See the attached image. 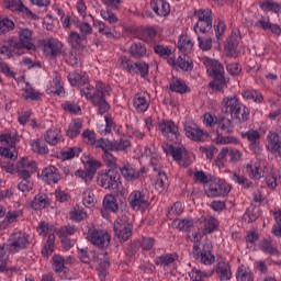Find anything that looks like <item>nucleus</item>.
<instances>
[{"label":"nucleus","mask_w":281,"mask_h":281,"mask_svg":"<svg viewBox=\"0 0 281 281\" xmlns=\"http://www.w3.org/2000/svg\"><path fill=\"white\" fill-rule=\"evenodd\" d=\"M154 52L160 56V58H168V56H170V54H172V48L170 46H164V45H155L154 46Z\"/></svg>","instance_id":"61"},{"label":"nucleus","mask_w":281,"mask_h":281,"mask_svg":"<svg viewBox=\"0 0 281 281\" xmlns=\"http://www.w3.org/2000/svg\"><path fill=\"white\" fill-rule=\"evenodd\" d=\"M103 150V161L108 166L109 170H117V158L111 154V149Z\"/></svg>","instance_id":"40"},{"label":"nucleus","mask_w":281,"mask_h":281,"mask_svg":"<svg viewBox=\"0 0 281 281\" xmlns=\"http://www.w3.org/2000/svg\"><path fill=\"white\" fill-rule=\"evenodd\" d=\"M142 157H147L149 164L155 172H158L155 188L158 192H166L168 190V176L161 169V156L155 148L146 147L142 154Z\"/></svg>","instance_id":"2"},{"label":"nucleus","mask_w":281,"mask_h":281,"mask_svg":"<svg viewBox=\"0 0 281 281\" xmlns=\"http://www.w3.org/2000/svg\"><path fill=\"white\" fill-rule=\"evenodd\" d=\"M184 134L192 142H205L210 134L196 125H184Z\"/></svg>","instance_id":"18"},{"label":"nucleus","mask_w":281,"mask_h":281,"mask_svg":"<svg viewBox=\"0 0 281 281\" xmlns=\"http://www.w3.org/2000/svg\"><path fill=\"white\" fill-rule=\"evenodd\" d=\"M120 181L117 169H108L98 173L97 183L104 190H115Z\"/></svg>","instance_id":"8"},{"label":"nucleus","mask_w":281,"mask_h":281,"mask_svg":"<svg viewBox=\"0 0 281 281\" xmlns=\"http://www.w3.org/2000/svg\"><path fill=\"white\" fill-rule=\"evenodd\" d=\"M8 243L11 251H21V249H25L30 245V235L23 232L13 233Z\"/></svg>","instance_id":"13"},{"label":"nucleus","mask_w":281,"mask_h":281,"mask_svg":"<svg viewBox=\"0 0 281 281\" xmlns=\"http://www.w3.org/2000/svg\"><path fill=\"white\" fill-rule=\"evenodd\" d=\"M239 41H240L239 32L232 31V34L227 38V43L225 45V52H226L227 56H231V57L236 56V49L238 48Z\"/></svg>","instance_id":"23"},{"label":"nucleus","mask_w":281,"mask_h":281,"mask_svg":"<svg viewBox=\"0 0 281 281\" xmlns=\"http://www.w3.org/2000/svg\"><path fill=\"white\" fill-rule=\"evenodd\" d=\"M19 216H23V211L21 210H14V211H9L5 214L4 221H3V227H8L11 223H14L19 218Z\"/></svg>","instance_id":"54"},{"label":"nucleus","mask_w":281,"mask_h":281,"mask_svg":"<svg viewBox=\"0 0 281 281\" xmlns=\"http://www.w3.org/2000/svg\"><path fill=\"white\" fill-rule=\"evenodd\" d=\"M80 148L78 147H69L66 149H63L60 151L61 159H74V157H78L80 155Z\"/></svg>","instance_id":"57"},{"label":"nucleus","mask_w":281,"mask_h":281,"mask_svg":"<svg viewBox=\"0 0 281 281\" xmlns=\"http://www.w3.org/2000/svg\"><path fill=\"white\" fill-rule=\"evenodd\" d=\"M14 27V21L10 18H0V36H5V34L13 32Z\"/></svg>","instance_id":"43"},{"label":"nucleus","mask_w":281,"mask_h":281,"mask_svg":"<svg viewBox=\"0 0 281 281\" xmlns=\"http://www.w3.org/2000/svg\"><path fill=\"white\" fill-rule=\"evenodd\" d=\"M36 52L34 44V31L27 27H20L18 31V40L14 37L8 38L2 46H0V54L4 58H12V56H23L25 50Z\"/></svg>","instance_id":"1"},{"label":"nucleus","mask_w":281,"mask_h":281,"mask_svg":"<svg viewBox=\"0 0 281 281\" xmlns=\"http://www.w3.org/2000/svg\"><path fill=\"white\" fill-rule=\"evenodd\" d=\"M131 147V140L121 138L119 140H109L106 138L98 139L97 148H101V150H111V153H126Z\"/></svg>","instance_id":"9"},{"label":"nucleus","mask_w":281,"mask_h":281,"mask_svg":"<svg viewBox=\"0 0 281 281\" xmlns=\"http://www.w3.org/2000/svg\"><path fill=\"white\" fill-rule=\"evenodd\" d=\"M246 172L250 177V179H261L262 171H260V167L254 166L251 164L246 165Z\"/></svg>","instance_id":"60"},{"label":"nucleus","mask_w":281,"mask_h":281,"mask_svg":"<svg viewBox=\"0 0 281 281\" xmlns=\"http://www.w3.org/2000/svg\"><path fill=\"white\" fill-rule=\"evenodd\" d=\"M48 203H49V199L47 198L46 194H37L33 199V201L31 203V207L33 210H43V209L47 207Z\"/></svg>","instance_id":"41"},{"label":"nucleus","mask_w":281,"mask_h":281,"mask_svg":"<svg viewBox=\"0 0 281 281\" xmlns=\"http://www.w3.org/2000/svg\"><path fill=\"white\" fill-rule=\"evenodd\" d=\"M198 22L193 26L195 34H207L212 30V10L199 9L193 12Z\"/></svg>","instance_id":"6"},{"label":"nucleus","mask_w":281,"mask_h":281,"mask_svg":"<svg viewBox=\"0 0 281 281\" xmlns=\"http://www.w3.org/2000/svg\"><path fill=\"white\" fill-rule=\"evenodd\" d=\"M173 225L179 232H190L194 227V220L192 218H180L175 220Z\"/></svg>","instance_id":"37"},{"label":"nucleus","mask_w":281,"mask_h":281,"mask_svg":"<svg viewBox=\"0 0 281 281\" xmlns=\"http://www.w3.org/2000/svg\"><path fill=\"white\" fill-rule=\"evenodd\" d=\"M52 260L53 271H55V273H63V271H65V257L60 255H54Z\"/></svg>","instance_id":"44"},{"label":"nucleus","mask_w":281,"mask_h":281,"mask_svg":"<svg viewBox=\"0 0 281 281\" xmlns=\"http://www.w3.org/2000/svg\"><path fill=\"white\" fill-rule=\"evenodd\" d=\"M40 45L46 56H50V58H56L63 54V42L48 37L45 40H40Z\"/></svg>","instance_id":"10"},{"label":"nucleus","mask_w":281,"mask_h":281,"mask_svg":"<svg viewBox=\"0 0 281 281\" xmlns=\"http://www.w3.org/2000/svg\"><path fill=\"white\" fill-rule=\"evenodd\" d=\"M120 172L126 181H135V179H139V177H144V175H146V168L142 167L140 170H135L133 166L125 165L120 168Z\"/></svg>","instance_id":"19"},{"label":"nucleus","mask_w":281,"mask_h":281,"mask_svg":"<svg viewBox=\"0 0 281 281\" xmlns=\"http://www.w3.org/2000/svg\"><path fill=\"white\" fill-rule=\"evenodd\" d=\"M207 277V273H204L199 269H192V271L189 272V278L191 281H205V278Z\"/></svg>","instance_id":"64"},{"label":"nucleus","mask_w":281,"mask_h":281,"mask_svg":"<svg viewBox=\"0 0 281 281\" xmlns=\"http://www.w3.org/2000/svg\"><path fill=\"white\" fill-rule=\"evenodd\" d=\"M159 131L162 133V135H179V127L175 125V122L172 121H167V122H161L158 125Z\"/></svg>","instance_id":"32"},{"label":"nucleus","mask_w":281,"mask_h":281,"mask_svg":"<svg viewBox=\"0 0 281 281\" xmlns=\"http://www.w3.org/2000/svg\"><path fill=\"white\" fill-rule=\"evenodd\" d=\"M276 223L272 226V234L277 236V238H281V211L274 213Z\"/></svg>","instance_id":"63"},{"label":"nucleus","mask_w":281,"mask_h":281,"mask_svg":"<svg viewBox=\"0 0 281 281\" xmlns=\"http://www.w3.org/2000/svg\"><path fill=\"white\" fill-rule=\"evenodd\" d=\"M94 27H97L101 36H105V38H115V33H113V29H111L104 22L102 21L94 22Z\"/></svg>","instance_id":"39"},{"label":"nucleus","mask_w":281,"mask_h":281,"mask_svg":"<svg viewBox=\"0 0 281 281\" xmlns=\"http://www.w3.org/2000/svg\"><path fill=\"white\" fill-rule=\"evenodd\" d=\"M216 273L220 276V280L225 281L232 278V268L229 263L221 261L217 263Z\"/></svg>","instance_id":"35"},{"label":"nucleus","mask_w":281,"mask_h":281,"mask_svg":"<svg viewBox=\"0 0 281 281\" xmlns=\"http://www.w3.org/2000/svg\"><path fill=\"white\" fill-rule=\"evenodd\" d=\"M149 5L157 16H168L170 14V3L166 0H151Z\"/></svg>","instance_id":"22"},{"label":"nucleus","mask_w":281,"mask_h":281,"mask_svg":"<svg viewBox=\"0 0 281 281\" xmlns=\"http://www.w3.org/2000/svg\"><path fill=\"white\" fill-rule=\"evenodd\" d=\"M179 259V256L176 252L172 254H165L161 256L156 257L155 265L158 267H170V265H173Z\"/></svg>","instance_id":"30"},{"label":"nucleus","mask_w":281,"mask_h":281,"mask_svg":"<svg viewBox=\"0 0 281 281\" xmlns=\"http://www.w3.org/2000/svg\"><path fill=\"white\" fill-rule=\"evenodd\" d=\"M64 58L68 65H71V67H78V65L81 63L80 54L74 49H70L68 53L64 54Z\"/></svg>","instance_id":"46"},{"label":"nucleus","mask_w":281,"mask_h":281,"mask_svg":"<svg viewBox=\"0 0 281 281\" xmlns=\"http://www.w3.org/2000/svg\"><path fill=\"white\" fill-rule=\"evenodd\" d=\"M135 64H133V60L126 56H121L119 58V67L120 69H123V71H127V74H135Z\"/></svg>","instance_id":"45"},{"label":"nucleus","mask_w":281,"mask_h":281,"mask_svg":"<svg viewBox=\"0 0 281 281\" xmlns=\"http://www.w3.org/2000/svg\"><path fill=\"white\" fill-rule=\"evenodd\" d=\"M3 7L7 10H11V12H19L25 19H32V21H36V19H38V15L32 12L30 8L25 7L22 0H5L3 2Z\"/></svg>","instance_id":"11"},{"label":"nucleus","mask_w":281,"mask_h":281,"mask_svg":"<svg viewBox=\"0 0 281 281\" xmlns=\"http://www.w3.org/2000/svg\"><path fill=\"white\" fill-rule=\"evenodd\" d=\"M232 180L246 190L254 188V182L249 181L245 175L240 173V171H235Z\"/></svg>","instance_id":"42"},{"label":"nucleus","mask_w":281,"mask_h":281,"mask_svg":"<svg viewBox=\"0 0 281 281\" xmlns=\"http://www.w3.org/2000/svg\"><path fill=\"white\" fill-rule=\"evenodd\" d=\"M102 164L93 158H89L86 161V170L88 171V175H90L91 177H95V172H98V168H100Z\"/></svg>","instance_id":"53"},{"label":"nucleus","mask_w":281,"mask_h":281,"mask_svg":"<svg viewBox=\"0 0 281 281\" xmlns=\"http://www.w3.org/2000/svg\"><path fill=\"white\" fill-rule=\"evenodd\" d=\"M31 148L33 153H37V155H47V153H49V148H47V145L41 139L31 140Z\"/></svg>","instance_id":"47"},{"label":"nucleus","mask_w":281,"mask_h":281,"mask_svg":"<svg viewBox=\"0 0 281 281\" xmlns=\"http://www.w3.org/2000/svg\"><path fill=\"white\" fill-rule=\"evenodd\" d=\"M192 255L195 260H200L202 265H214L216 258L212 254V241L204 240L202 245L199 241L193 244Z\"/></svg>","instance_id":"5"},{"label":"nucleus","mask_w":281,"mask_h":281,"mask_svg":"<svg viewBox=\"0 0 281 281\" xmlns=\"http://www.w3.org/2000/svg\"><path fill=\"white\" fill-rule=\"evenodd\" d=\"M103 207L105 212H117L120 210V206L117 205V199L113 196V194H108L103 199Z\"/></svg>","instance_id":"38"},{"label":"nucleus","mask_w":281,"mask_h":281,"mask_svg":"<svg viewBox=\"0 0 281 281\" xmlns=\"http://www.w3.org/2000/svg\"><path fill=\"white\" fill-rule=\"evenodd\" d=\"M127 201L132 210L139 211L148 210V207H150V202L148 201V198L142 191H133L128 195Z\"/></svg>","instance_id":"14"},{"label":"nucleus","mask_w":281,"mask_h":281,"mask_svg":"<svg viewBox=\"0 0 281 281\" xmlns=\"http://www.w3.org/2000/svg\"><path fill=\"white\" fill-rule=\"evenodd\" d=\"M55 240H56V237L54 236V234H49L48 239L42 249L43 256H52V254H54V241Z\"/></svg>","instance_id":"58"},{"label":"nucleus","mask_w":281,"mask_h":281,"mask_svg":"<svg viewBox=\"0 0 281 281\" xmlns=\"http://www.w3.org/2000/svg\"><path fill=\"white\" fill-rule=\"evenodd\" d=\"M149 66L146 61L134 63V72L139 74L140 78H146L148 76Z\"/></svg>","instance_id":"59"},{"label":"nucleus","mask_w":281,"mask_h":281,"mask_svg":"<svg viewBox=\"0 0 281 281\" xmlns=\"http://www.w3.org/2000/svg\"><path fill=\"white\" fill-rule=\"evenodd\" d=\"M80 131H82V120L75 119L69 124L66 135L70 139H75V137H78V134L80 133Z\"/></svg>","instance_id":"34"},{"label":"nucleus","mask_w":281,"mask_h":281,"mask_svg":"<svg viewBox=\"0 0 281 281\" xmlns=\"http://www.w3.org/2000/svg\"><path fill=\"white\" fill-rule=\"evenodd\" d=\"M147 52L146 44L142 42H135L128 48L130 56L136 60L146 57Z\"/></svg>","instance_id":"28"},{"label":"nucleus","mask_w":281,"mask_h":281,"mask_svg":"<svg viewBox=\"0 0 281 281\" xmlns=\"http://www.w3.org/2000/svg\"><path fill=\"white\" fill-rule=\"evenodd\" d=\"M16 168H18V170L36 171V162H34L33 160H30L27 158H22L21 160L18 161Z\"/></svg>","instance_id":"55"},{"label":"nucleus","mask_w":281,"mask_h":281,"mask_svg":"<svg viewBox=\"0 0 281 281\" xmlns=\"http://www.w3.org/2000/svg\"><path fill=\"white\" fill-rule=\"evenodd\" d=\"M42 179L48 186L58 183L60 181V171L55 166H48L42 171Z\"/></svg>","instance_id":"20"},{"label":"nucleus","mask_w":281,"mask_h":281,"mask_svg":"<svg viewBox=\"0 0 281 281\" xmlns=\"http://www.w3.org/2000/svg\"><path fill=\"white\" fill-rule=\"evenodd\" d=\"M216 229H218V220L216 217L204 218L203 234H213Z\"/></svg>","instance_id":"48"},{"label":"nucleus","mask_w":281,"mask_h":281,"mask_svg":"<svg viewBox=\"0 0 281 281\" xmlns=\"http://www.w3.org/2000/svg\"><path fill=\"white\" fill-rule=\"evenodd\" d=\"M194 47V42L187 34H181L178 40V49L182 54H190V50Z\"/></svg>","instance_id":"31"},{"label":"nucleus","mask_w":281,"mask_h":281,"mask_svg":"<svg viewBox=\"0 0 281 281\" xmlns=\"http://www.w3.org/2000/svg\"><path fill=\"white\" fill-rule=\"evenodd\" d=\"M67 41L72 49H78L79 52H85V49H87V44H85L87 37L82 35L80 36L78 32L71 31Z\"/></svg>","instance_id":"21"},{"label":"nucleus","mask_w":281,"mask_h":281,"mask_svg":"<svg viewBox=\"0 0 281 281\" xmlns=\"http://www.w3.org/2000/svg\"><path fill=\"white\" fill-rule=\"evenodd\" d=\"M69 214L72 221H77V223H80V221H85V217L87 216V211H85V209L80 206H75Z\"/></svg>","instance_id":"56"},{"label":"nucleus","mask_w":281,"mask_h":281,"mask_svg":"<svg viewBox=\"0 0 281 281\" xmlns=\"http://www.w3.org/2000/svg\"><path fill=\"white\" fill-rule=\"evenodd\" d=\"M259 247L263 254H270V256H273V254H278V249L273 247V244H271V238H266L260 241Z\"/></svg>","instance_id":"52"},{"label":"nucleus","mask_w":281,"mask_h":281,"mask_svg":"<svg viewBox=\"0 0 281 281\" xmlns=\"http://www.w3.org/2000/svg\"><path fill=\"white\" fill-rule=\"evenodd\" d=\"M169 89L170 91H173V93H180L181 95L184 93H190L188 83H186V81L179 77H172L169 82Z\"/></svg>","instance_id":"24"},{"label":"nucleus","mask_w":281,"mask_h":281,"mask_svg":"<svg viewBox=\"0 0 281 281\" xmlns=\"http://www.w3.org/2000/svg\"><path fill=\"white\" fill-rule=\"evenodd\" d=\"M82 203L85 207H93L97 203L93 190L88 188L83 191Z\"/></svg>","instance_id":"49"},{"label":"nucleus","mask_w":281,"mask_h":281,"mask_svg":"<svg viewBox=\"0 0 281 281\" xmlns=\"http://www.w3.org/2000/svg\"><path fill=\"white\" fill-rule=\"evenodd\" d=\"M88 240L95 247L104 249V247H109L111 243V235L103 229H92L89 231Z\"/></svg>","instance_id":"12"},{"label":"nucleus","mask_w":281,"mask_h":281,"mask_svg":"<svg viewBox=\"0 0 281 281\" xmlns=\"http://www.w3.org/2000/svg\"><path fill=\"white\" fill-rule=\"evenodd\" d=\"M110 93L111 88L102 82H98L95 88L88 83L81 88V94L85 95L88 100H91V103L94 106H109L106 95Z\"/></svg>","instance_id":"4"},{"label":"nucleus","mask_w":281,"mask_h":281,"mask_svg":"<svg viewBox=\"0 0 281 281\" xmlns=\"http://www.w3.org/2000/svg\"><path fill=\"white\" fill-rule=\"evenodd\" d=\"M229 187L223 182L221 179H215L209 184L207 190H205L206 196L211 199H216V196H225L228 194Z\"/></svg>","instance_id":"15"},{"label":"nucleus","mask_w":281,"mask_h":281,"mask_svg":"<svg viewBox=\"0 0 281 281\" xmlns=\"http://www.w3.org/2000/svg\"><path fill=\"white\" fill-rule=\"evenodd\" d=\"M243 139H247L249 149L252 153H260V132L258 130H249L240 133Z\"/></svg>","instance_id":"17"},{"label":"nucleus","mask_w":281,"mask_h":281,"mask_svg":"<svg viewBox=\"0 0 281 281\" xmlns=\"http://www.w3.org/2000/svg\"><path fill=\"white\" fill-rule=\"evenodd\" d=\"M203 65L206 67L210 78L213 79V81L209 83V87L211 89H215L216 91L224 89L227 81H225V68L223 67V64L216 59L205 57L203 59Z\"/></svg>","instance_id":"3"},{"label":"nucleus","mask_w":281,"mask_h":281,"mask_svg":"<svg viewBox=\"0 0 281 281\" xmlns=\"http://www.w3.org/2000/svg\"><path fill=\"white\" fill-rule=\"evenodd\" d=\"M44 139L49 146H56L63 142V132L60 128H49L44 134Z\"/></svg>","instance_id":"26"},{"label":"nucleus","mask_w":281,"mask_h":281,"mask_svg":"<svg viewBox=\"0 0 281 281\" xmlns=\"http://www.w3.org/2000/svg\"><path fill=\"white\" fill-rule=\"evenodd\" d=\"M267 150L281 159V136L279 133L269 132L267 135Z\"/></svg>","instance_id":"16"},{"label":"nucleus","mask_w":281,"mask_h":281,"mask_svg":"<svg viewBox=\"0 0 281 281\" xmlns=\"http://www.w3.org/2000/svg\"><path fill=\"white\" fill-rule=\"evenodd\" d=\"M231 115L237 122H247L249 120V108L231 106Z\"/></svg>","instance_id":"29"},{"label":"nucleus","mask_w":281,"mask_h":281,"mask_svg":"<svg viewBox=\"0 0 281 281\" xmlns=\"http://www.w3.org/2000/svg\"><path fill=\"white\" fill-rule=\"evenodd\" d=\"M68 82L71 85V87H85L87 82H89V76H87L86 72H78L72 71L69 72L68 76Z\"/></svg>","instance_id":"25"},{"label":"nucleus","mask_w":281,"mask_h":281,"mask_svg":"<svg viewBox=\"0 0 281 281\" xmlns=\"http://www.w3.org/2000/svg\"><path fill=\"white\" fill-rule=\"evenodd\" d=\"M114 235L120 243H126L133 236V225L128 222V216L121 215L114 222Z\"/></svg>","instance_id":"7"},{"label":"nucleus","mask_w":281,"mask_h":281,"mask_svg":"<svg viewBox=\"0 0 281 281\" xmlns=\"http://www.w3.org/2000/svg\"><path fill=\"white\" fill-rule=\"evenodd\" d=\"M167 155H170L175 161L181 164L183 157L188 155V150L183 146H172L169 145L168 148L165 149Z\"/></svg>","instance_id":"27"},{"label":"nucleus","mask_w":281,"mask_h":281,"mask_svg":"<svg viewBox=\"0 0 281 281\" xmlns=\"http://www.w3.org/2000/svg\"><path fill=\"white\" fill-rule=\"evenodd\" d=\"M245 100H254L257 104H261L265 97L258 90H246L241 93Z\"/></svg>","instance_id":"51"},{"label":"nucleus","mask_w":281,"mask_h":281,"mask_svg":"<svg viewBox=\"0 0 281 281\" xmlns=\"http://www.w3.org/2000/svg\"><path fill=\"white\" fill-rule=\"evenodd\" d=\"M218 128L223 131V133H226L229 135V133H234V126L232 125V121L229 119H221L217 121Z\"/></svg>","instance_id":"62"},{"label":"nucleus","mask_w":281,"mask_h":281,"mask_svg":"<svg viewBox=\"0 0 281 281\" xmlns=\"http://www.w3.org/2000/svg\"><path fill=\"white\" fill-rule=\"evenodd\" d=\"M157 36V29L154 26L144 27L138 33L139 41H143L144 43H150L153 38H156Z\"/></svg>","instance_id":"36"},{"label":"nucleus","mask_w":281,"mask_h":281,"mask_svg":"<svg viewBox=\"0 0 281 281\" xmlns=\"http://www.w3.org/2000/svg\"><path fill=\"white\" fill-rule=\"evenodd\" d=\"M77 256L83 265H91L95 260V252L91 251L89 248H78Z\"/></svg>","instance_id":"33"},{"label":"nucleus","mask_w":281,"mask_h":281,"mask_svg":"<svg viewBox=\"0 0 281 281\" xmlns=\"http://www.w3.org/2000/svg\"><path fill=\"white\" fill-rule=\"evenodd\" d=\"M237 281H254L251 270L245 266H240L236 273Z\"/></svg>","instance_id":"50"}]
</instances>
